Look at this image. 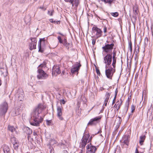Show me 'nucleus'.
Masks as SVG:
<instances>
[{"mask_svg":"<svg viewBox=\"0 0 153 153\" xmlns=\"http://www.w3.org/2000/svg\"><path fill=\"white\" fill-rule=\"evenodd\" d=\"M62 107L60 106H57V116L59 119L62 120H63V118L62 117Z\"/></svg>","mask_w":153,"mask_h":153,"instance_id":"12","label":"nucleus"},{"mask_svg":"<svg viewBox=\"0 0 153 153\" xmlns=\"http://www.w3.org/2000/svg\"><path fill=\"white\" fill-rule=\"evenodd\" d=\"M49 21L50 22L53 23H55L56 22L58 23V22H59V21L56 22L55 21H53V19H50Z\"/></svg>","mask_w":153,"mask_h":153,"instance_id":"35","label":"nucleus"},{"mask_svg":"<svg viewBox=\"0 0 153 153\" xmlns=\"http://www.w3.org/2000/svg\"><path fill=\"white\" fill-rule=\"evenodd\" d=\"M8 130L11 132H13L15 131V129L13 126H8Z\"/></svg>","mask_w":153,"mask_h":153,"instance_id":"25","label":"nucleus"},{"mask_svg":"<svg viewBox=\"0 0 153 153\" xmlns=\"http://www.w3.org/2000/svg\"><path fill=\"white\" fill-rule=\"evenodd\" d=\"M128 49L130 50V52L131 53L132 51V43L131 41H130L128 42Z\"/></svg>","mask_w":153,"mask_h":153,"instance_id":"27","label":"nucleus"},{"mask_svg":"<svg viewBox=\"0 0 153 153\" xmlns=\"http://www.w3.org/2000/svg\"><path fill=\"white\" fill-rule=\"evenodd\" d=\"M62 44H63L64 45L66 46V47L68 46V45H69V44L67 42H65L64 43L63 42V43Z\"/></svg>","mask_w":153,"mask_h":153,"instance_id":"37","label":"nucleus"},{"mask_svg":"<svg viewBox=\"0 0 153 153\" xmlns=\"http://www.w3.org/2000/svg\"><path fill=\"white\" fill-rule=\"evenodd\" d=\"M54 12L53 10H48V14L50 16H52L53 14V13Z\"/></svg>","mask_w":153,"mask_h":153,"instance_id":"29","label":"nucleus"},{"mask_svg":"<svg viewBox=\"0 0 153 153\" xmlns=\"http://www.w3.org/2000/svg\"><path fill=\"white\" fill-rule=\"evenodd\" d=\"M113 0H102L101 1H104L105 3H108L109 4H111L113 2Z\"/></svg>","mask_w":153,"mask_h":153,"instance_id":"28","label":"nucleus"},{"mask_svg":"<svg viewBox=\"0 0 153 153\" xmlns=\"http://www.w3.org/2000/svg\"><path fill=\"white\" fill-rule=\"evenodd\" d=\"M31 42L29 45V47L30 50H32L36 48L37 41L35 39L33 38H31Z\"/></svg>","mask_w":153,"mask_h":153,"instance_id":"13","label":"nucleus"},{"mask_svg":"<svg viewBox=\"0 0 153 153\" xmlns=\"http://www.w3.org/2000/svg\"><path fill=\"white\" fill-rule=\"evenodd\" d=\"M123 142L127 146H128L129 142L128 136L125 135L123 137Z\"/></svg>","mask_w":153,"mask_h":153,"instance_id":"21","label":"nucleus"},{"mask_svg":"<svg viewBox=\"0 0 153 153\" xmlns=\"http://www.w3.org/2000/svg\"><path fill=\"white\" fill-rule=\"evenodd\" d=\"M81 65L80 63L77 62L72 68L71 69V71L72 73H75L78 71L79 70Z\"/></svg>","mask_w":153,"mask_h":153,"instance_id":"16","label":"nucleus"},{"mask_svg":"<svg viewBox=\"0 0 153 153\" xmlns=\"http://www.w3.org/2000/svg\"><path fill=\"white\" fill-rule=\"evenodd\" d=\"M117 91H116H116H115V94H116V93H117Z\"/></svg>","mask_w":153,"mask_h":153,"instance_id":"54","label":"nucleus"},{"mask_svg":"<svg viewBox=\"0 0 153 153\" xmlns=\"http://www.w3.org/2000/svg\"><path fill=\"white\" fill-rule=\"evenodd\" d=\"M65 71H62V74L63 75L65 74Z\"/></svg>","mask_w":153,"mask_h":153,"instance_id":"48","label":"nucleus"},{"mask_svg":"<svg viewBox=\"0 0 153 153\" xmlns=\"http://www.w3.org/2000/svg\"><path fill=\"white\" fill-rule=\"evenodd\" d=\"M146 39V40H148V38H145V40Z\"/></svg>","mask_w":153,"mask_h":153,"instance_id":"55","label":"nucleus"},{"mask_svg":"<svg viewBox=\"0 0 153 153\" xmlns=\"http://www.w3.org/2000/svg\"><path fill=\"white\" fill-rule=\"evenodd\" d=\"M33 134L35 136L37 135V134L36 132H35V131H34L33 132Z\"/></svg>","mask_w":153,"mask_h":153,"instance_id":"46","label":"nucleus"},{"mask_svg":"<svg viewBox=\"0 0 153 153\" xmlns=\"http://www.w3.org/2000/svg\"><path fill=\"white\" fill-rule=\"evenodd\" d=\"M92 29L94 30L96 32V35L97 38H99L102 36V31L100 29L95 27H93Z\"/></svg>","mask_w":153,"mask_h":153,"instance_id":"17","label":"nucleus"},{"mask_svg":"<svg viewBox=\"0 0 153 153\" xmlns=\"http://www.w3.org/2000/svg\"><path fill=\"white\" fill-rule=\"evenodd\" d=\"M115 100H113V102H112V104H114L115 103Z\"/></svg>","mask_w":153,"mask_h":153,"instance_id":"49","label":"nucleus"},{"mask_svg":"<svg viewBox=\"0 0 153 153\" xmlns=\"http://www.w3.org/2000/svg\"><path fill=\"white\" fill-rule=\"evenodd\" d=\"M131 112L133 113L134 112L135 109V107L134 105H132L131 107Z\"/></svg>","mask_w":153,"mask_h":153,"instance_id":"32","label":"nucleus"},{"mask_svg":"<svg viewBox=\"0 0 153 153\" xmlns=\"http://www.w3.org/2000/svg\"><path fill=\"white\" fill-rule=\"evenodd\" d=\"M114 46V44L113 43L110 44H105V46L102 47V48L104 52L110 53L112 52Z\"/></svg>","mask_w":153,"mask_h":153,"instance_id":"6","label":"nucleus"},{"mask_svg":"<svg viewBox=\"0 0 153 153\" xmlns=\"http://www.w3.org/2000/svg\"><path fill=\"white\" fill-rule=\"evenodd\" d=\"M103 31L105 33L107 32V28L105 26L104 27Z\"/></svg>","mask_w":153,"mask_h":153,"instance_id":"36","label":"nucleus"},{"mask_svg":"<svg viewBox=\"0 0 153 153\" xmlns=\"http://www.w3.org/2000/svg\"><path fill=\"white\" fill-rule=\"evenodd\" d=\"M64 1L66 2H69L70 0H64Z\"/></svg>","mask_w":153,"mask_h":153,"instance_id":"47","label":"nucleus"},{"mask_svg":"<svg viewBox=\"0 0 153 153\" xmlns=\"http://www.w3.org/2000/svg\"><path fill=\"white\" fill-rule=\"evenodd\" d=\"M46 66V64L45 62H44L43 63L40 64L38 67V69L39 68L42 69V70Z\"/></svg>","mask_w":153,"mask_h":153,"instance_id":"24","label":"nucleus"},{"mask_svg":"<svg viewBox=\"0 0 153 153\" xmlns=\"http://www.w3.org/2000/svg\"><path fill=\"white\" fill-rule=\"evenodd\" d=\"M86 149L87 153H94L96 150L95 147L92 146L90 143L87 145Z\"/></svg>","mask_w":153,"mask_h":153,"instance_id":"8","label":"nucleus"},{"mask_svg":"<svg viewBox=\"0 0 153 153\" xmlns=\"http://www.w3.org/2000/svg\"><path fill=\"white\" fill-rule=\"evenodd\" d=\"M122 103V101L121 100H118L114 106H115L116 108L118 110L120 106H121Z\"/></svg>","mask_w":153,"mask_h":153,"instance_id":"20","label":"nucleus"},{"mask_svg":"<svg viewBox=\"0 0 153 153\" xmlns=\"http://www.w3.org/2000/svg\"><path fill=\"white\" fill-rule=\"evenodd\" d=\"M108 101V100H105V102H104V105L105 106H106L107 105Z\"/></svg>","mask_w":153,"mask_h":153,"instance_id":"41","label":"nucleus"},{"mask_svg":"<svg viewBox=\"0 0 153 153\" xmlns=\"http://www.w3.org/2000/svg\"><path fill=\"white\" fill-rule=\"evenodd\" d=\"M116 96H117V93H116V94H115V96H114V99H113L114 100H116Z\"/></svg>","mask_w":153,"mask_h":153,"instance_id":"43","label":"nucleus"},{"mask_svg":"<svg viewBox=\"0 0 153 153\" xmlns=\"http://www.w3.org/2000/svg\"><path fill=\"white\" fill-rule=\"evenodd\" d=\"M61 73L59 69V67L58 65H54L52 69V75L53 76H56L57 75Z\"/></svg>","mask_w":153,"mask_h":153,"instance_id":"10","label":"nucleus"},{"mask_svg":"<svg viewBox=\"0 0 153 153\" xmlns=\"http://www.w3.org/2000/svg\"><path fill=\"white\" fill-rule=\"evenodd\" d=\"M8 105L7 103L4 102L0 106V111L1 113L5 114L7 110Z\"/></svg>","mask_w":153,"mask_h":153,"instance_id":"14","label":"nucleus"},{"mask_svg":"<svg viewBox=\"0 0 153 153\" xmlns=\"http://www.w3.org/2000/svg\"><path fill=\"white\" fill-rule=\"evenodd\" d=\"M58 33L59 34H60V35H62V36H64V35H63L62 34V33Z\"/></svg>","mask_w":153,"mask_h":153,"instance_id":"50","label":"nucleus"},{"mask_svg":"<svg viewBox=\"0 0 153 153\" xmlns=\"http://www.w3.org/2000/svg\"><path fill=\"white\" fill-rule=\"evenodd\" d=\"M110 95H111L110 93H109L108 92H107L106 94L105 98V100H108L109 99V98L110 97Z\"/></svg>","mask_w":153,"mask_h":153,"instance_id":"26","label":"nucleus"},{"mask_svg":"<svg viewBox=\"0 0 153 153\" xmlns=\"http://www.w3.org/2000/svg\"><path fill=\"white\" fill-rule=\"evenodd\" d=\"M10 140L13 144L14 148L16 149H18L19 144L18 141L16 140V138L14 137H12L10 138Z\"/></svg>","mask_w":153,"mask_h":153,"instance_id":"15","label":"nucleus"},{"mask_svg":"<svg viewBox=\"0 0 153 153\" xmlns=\"http://www.w3.org/2000/svg\"><path fill=\"white\" fill-rule=\"evenodd\" d=\"M0 71L2 72V74H4V72H7L6 69L4 68H1Z\"/></svg>","mask_w":153,"mask_h":153,"instance_id":"34","label":"nucleus"},{"mask_svg":"<svg viewBox=\"0 0 153 153\" xmlns=\"http://www.w3.org/2000/svg\"><path fill=\"white\" fill-rule=\"evenodd\" d=\"M62 41H63V43H64V42H67V40H66V39H65V38H64V39H63V40H62Z\"/></svg>","mask_w":153,"mask_h":153,"instance_id":"44","label":"nucleus"},{"mask_svg":"<svg viewBox=\"0 0 153 153\" xmlns=\"http://www.w3.org/2000/svg\"><path fill=\"white\" fill-rule=\"evenodd\" d=\"M135 13H136V14H137V11L136 10H135Z\"/></svg>","mask_w":153,"mask_h":153,"instance_id":"52","label":"nucleus"},{"mask_svg":"<svg viewBox=\"0 0 153 153\" xmlns=\"http://www.w3.org/2000/svg\"><path fill=\"white\" fill-rule=\"evenodd\" d=\"M46 41L45 39V38H42L40 39L39 43V51L41 52H43L44 51V50L42 48L44 47V44L45 43Z\"/></svg>","mask_w":153,"mask_h":153,"instance_id":"7","label":"nucleus"},{"mask_svg":"<svg viewBox=\"0 0 153 153\" xmlns=\"http://www.w3.org/2000/svg\"><path fill=\"white\" fill-rule=\"evenodd\" d=\"M101 117L99 116L91 119L88 123V125L92 126L96 125L98 123V121L101 119Z\"/></svg>","mask_w":153,"mask_h":153,"instance_id":"9","label":"nucleus"},{"mask_svg":"<svg viewBox=\"0 0 153 153\" xmlns=\"http://www.w3.org/2000/svg\"><path fill=\"white\" fill-rule=\"evenodd\" d=\"M45 108L42 104H39L33 110L32 113V120L30 122V124L33 126H38L42 122L43 119L41 117L39 118V114L41 113Z\"/></svg>","mask_w":153,"mask_h":153,"instance_id":"1","label":"nucleus"},{"mask_svg":"<svg viewBox=\"0 0 153 153\" xmlns=\"http://www.w3.org/2000/svg\"><path fill=\"white\" fill-rule=\"evenodd\" d=\"M103 89H104L103 88H100V90H101V91H102Z\"/></svg>","mask_w":153,"mask_h":153,"instance_id":"51","label":"nucleus"},{"mask_svg":"<svg viewBox=\"0 0 153 153\" xmlns=\"http://www.w3.org/2000/svg\"><path fill=\"white\" fill-rule=\"evenodd\" d=\"M58 39L59 41V42L60 43H63V41L62 40L61 37L60 36L58 37Z\"/></svg>","mask_w":153,"mask_h":153,"instance_id":"33","label":"nucleus"},{"mask_svg":"<svg viewBox=\"0 0 153 153\" xmlns=\"http://www.w3.org/2000/svg\"><path fill=\"white\" fill-rule=\"evenodd\" d=\"M90 135L88 134H84L82 139L81 146L84 147L87 143H88L91 140L92 137H89Z\"/></svg>","mask_w":153,"mask_h":153,"instance_id":"3","label":"nucleus"},{"mask_svg":"<svg viewBox=\"0 0 153 153\" xmlns=\"http://www.w3.org/2000/svg\"><path fill=\"white\" fill-rule=\"evenodd\" d=\"M40 9H43L44 11H45L46 10V8H45L43 7H39Z\"/></svg>","mask_w":153,"mask_h":153,"instance_id":"42","label":"nucleus"},{"mask_svg":"<svg viewBox=\"0 0 153 153\" xmlns=\"http://www.w3.org/2000/svg\"><path fill=\"white\" fill-rule=\"evenodd\" d=\"M96 72H97V74H98V75L100 74V71L99 69H97L96 70Z\"/></svg>","mask_w":153,"mask_h":153,"instance_id":"39","label":"nucleus"},{"mask_svg":"<svg viewBox=\"0 0 153 153\" xmlns=\"http://www.w3.org/2000/svg\"><path fill=\"white\" fill-rule=\"evenodd\" d=\"M60 102L61 103H62L63 104H65V101L64 100H60Z\"/></svg>","mask_w":153,"mask_h":153,"instance_id":"38","label":"nucleus"},{"mask_svg":"<svg viewBox=\"0 0 153 153\" xmlns=\"http://www.w3.org/2000/svg\"><path fill=\"white\" fill-rule=\"evenodd\" d=\"M119 120L120 121V120H121V118L120 117H119Z\"/></svg>","mask_w":153,"mask_h":153,"instance_id":"53","label":"nucleus"},{"mask_svg":"<svg viewBox=\"0 0 153 153\" xmlns=\"http://www.w3.org/2000/svg\"><path fill=\"white\" fill-rule=\"evenodd\" d=\"M112 61V56L111 53H108L104 57L103 62L105 64V66L108 67L111 65Z\"/></svg>","mask_w":153,"mask_h":153,"instance_id":"4","label":"nucleus"},{"mask_svg":"<svg viewBox=\"0 0 153 153\" xmlns=\"http://www.w3.org/2000/svg\"><path fill=\"white\" fill-rule=\"evenodd\" d=\"M111 14L112 16L114 17H117L118 16V13L117 12L111 13Z\"/></svg>","mask_w":153,"mask_h":153,"instance_id":"31","label":"nucleus"},{"mask_svg":"<svg viewBox=\"0 0 153 153\" xmlns=\"http://www.w3.org/2000/svg\"><path fill=\"white\" fill-rule=\"evenodd\" d=\"M96 42V40L94 39H93L92 40V44L93 45H94Z\"/></svg>","mask_w":153,"mask_h":153,"instance_id":"40","label":"nucleus"},{"mask_svg":"<svg viewBox=\"0 0 153 153\" xmlns=\"http://www.w3.org/2000/svg\"><path fill=\"white\" fill-rule=\"evenodd\" d=\"M16 96L18 97V100L22 101L24 97V93L23 90L22 89L19 90Z\"/></svg>","mask_w":153,"mask_h":153,"instance_id":"11","label":"nucleus"},{"mask_svg":"<svg viewBox=\"0 0 153 153\" xmlns=\"http://www.w3.org/2000/svg\"><path fill=\"white\" fill-rule=\"evenodd\" d=\"M113 56H112V59H113V62L112 64V65L114 68L116 67V51L114 50L113 52Z\"/></svg>","mask_w":153,"mask_h":153,"instance_id":"18","label":"nucleus"},{"mask_svg":"<svg viewBox=\"0 0 153 153\" xmlns=\"http://www.w3.org/2000/svg\"><path fill=\"white\" fill-rule=\"evenodd\" d=\"M38 71V74L37 76V77L38 79H45L48 77V74L45 73L42 69L39 68Z\"/></svg>","mask_w":153,"mask_h":153,"instance_id":"5","label":"nucleus"},{"mask_svg":"<svg viewBox=\"0 0 153 153\" xmlns=\"http://www.w3.org/2000/svg\"><path fill=\"white\" fill-rule=\"evenodd\" d=\"M79 0H70L69 2L70 3L73 7L75 6L77 7L79 3Z\"/></svg>","mask_w":153,"mask_h":153,"instance_id":"19","label":"nucleus"},{"mask_svg":"<svg viewBox=\"0 0 153 153\" xmlns=\"http://www.w3.org/2000/svg\"><path fill=\"white\" fill-rule=\"evenodd\" d=\"M10 149L7 146H4L3 147V151L4 153H9Z\"/></svg>","mask_w":153,"mask_h":153,"instance_id":"23","label":"nucleus"},{"mask_svg":"<svg viewBox=\"0 0 153 153\" xmlns=\"http://www.w3.org/2000/svg\"><path fill=\"white\" fill-rule=\"evenodd\" d=\"M146 136L144 135H142L140 137L139 143L141 145H142L143 142H144L146 138Z\"/></svg>","mask_w":153,"mask_h":153,"instance_id":"22","label":"nucleus"},{"mask_svg":"<svg viewBox=\"0 0 153 153\" xmlns=\"http://www.w3.org/2000/svg\"><path fill=\"white\" fill-rule=\"evenodd\" d=\"M47 124L48 126L51 125L52 124V121L51 120H46Z\"/></svg>","mask_w":153,"mask_h":153,"instance_id":"30","label":"nucleus"},{"mask_svg":"<svg viewBox=\"0 0 153 153\" xmlns=\"http://www.w3.org/2000/svg\"><path fill=\"white\" fill-rule=\"evenodd\" d=\"M105 68L106 76L107 78L110 79H111L113 74L115 71V68H112L111 65L108 67L105 66Z\"/></svg>","mask_w":153,"mask_h":153,"instance_id":"2","label":"nucleus"},{"mask_svg":"<svg viewBox=\"0 0 153 153\" xmlns=\"http://www.w3.org/2000/svg\"><path fill=\"white\" fill-rule=\"evenodd\" d=\"M51 142H54V143H55V144H56V141H55V140H52L51 141Z\"/></svg>","mask_w":153,"mask_h":153,"instance_id":"45","label":"nucleus"}]
</instances>
